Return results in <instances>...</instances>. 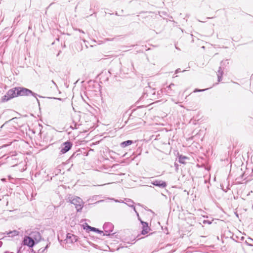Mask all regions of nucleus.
<instances>
[{
	"label": "nucleus",
	"instance_id": "nucleus-1",
	"mask_svg": "<svg viewBox=\"0 0 253 253\" xmlns=\"http://www.w3.org/2000/svg\"><path fill=\"white\" fill-rule=\"evenodd\" d=\"M30 94L33 95L36 98L38 104H40V101L37 98L38 96L40 97H42L41 96L38 95L37 94L33 92L32 90L23 87H16L9 89L6 94L3 97V101H7L11 98L17 97L18 96H28Z\"/></svg>",
	"mask_w": 253,
	"mask_h": 253
},
{
	"label": "nucleus",
	"instance_id": "nucleus-2",
	"mask_svg": "<svg viewBox=\"0 0 253 253\" xmlns=\"http://www.w3.org/2000/svg\"><path fill=\"white\" fill-rule=\"evenodd\" d=\"M68 200L71 203L75 206V208L78 212L81 211L83 208L84 203L81 198L70 195L68 197Z\"/></svg>",
	"mask_w": 253,
	"mask_h": 253
},
{
	"label": "nucleus",
	"instance_id": "nucleus-3",
	"mask_svg": "<svg viewBox=\"0 0 253 253\" xmlns=\"http://www.w3.org/2000/svg\"><path fill=\"white\" fill-rule=\"evenodd\" d=\"M103 229L105 232V234L103 233V235H110V233L113 231L114 228V225L110 222H106L103 225Z\"/></svg>",
	"mask_w": 253,
	"mask_h": 253
},
{
	"label": "nucleus",
	"instance_id": "nucleus-4",
	"mask_svg": "<svg viewBox=\"0 0 253 253\" xmlns=\"http://www.w3.org/2000/svg\"><path fill=\"white\" fill-rule=\"evenodd\" d=\"M72 146V143L69 141L63 143L61 146V153L62 154L66 153L71 149Z\"/></svg>",
	"mask_w": 253,
	"mask_h": 253
},
{
	"label": "nucleus",
	"instance_id": "nucleus-5",
	"mask_svg": "<svg viewBox=\"0 0 253 253\" xmlns=\"http://www.w3.org/2000/svg\"><path fill=\"white\" fill-rule=\"evenodd\" d=\"M23 243L24 245H26L30 248L33 247L36 244V241H34L30 236H25L23 239Z\"/></svg>",
	"mask_w": 253,
	"mask_h": 253
},
{
	"label": "nucleus",
	"instance_id": "nucleus-6",
	"mask_svg": "<svg viewBox=\"0 0 253 253\" xmlns=\"http://www.w3.org/2000/svg\"><path fill=\"white\" fill-rule=\"evenodd\" d=\"M29 236L34 241H36V244L38 243L41 239V235L38 231L32 232L30 234Z\"/></svg>",
	"mask_w": 253,
	"mask_h": 253
},
{
	"label": "nucleus",
	"instance_id": "nucleus-7",
	"mask_svg": "<svg viewBox=\"0 0 253 253\" xmlns=\"http://www.w3.org/2000/svg\"><path fill=\"white\" fill-rule=\"evenodd\" d=\"M151 183L156 186L161 188H165L167 184V183L162 180H155L151 182Z\"/></svg>",
	"mask_w": 253,
	"mask_h": 253
},
{
	"label": "nucleus",
	"instance_id": "nucleus-8",
	"mask_svg": "<svg viewBox=\"0 0 253 253\" xmlns=\"http://www.w3.org/2000/svg\"><path fill=\"white\" fill-rule=\"evenodd\" d=\"M77 237L71 233H68L66 237V242L67 243H73L77 241Z\"/></svg>",
	"mask_w": 253,
	"mask_h": 253
},
{
	"label": "nucleus",
	"instance_id": "nucleus-9",
	"mask_svg": "<svg viewBox=\"0 0 253 253\" xmlns=\"http://www.w3.org/2000/svg\"><path fill=\"white\" fill-rule=\"evenodd\" d=\"M141 223L142 225V230L141 231V234L142 235H145L147 234L150 230V228L148 226V223L144 222L143 221H141Z\"/></svg>",
	"mask_w": 253,
	"mask_h": 253
},
{
	"label": "nucleus",
	"instance_id": "nucleus-10",
	"mask_svg": "<svg viewBox=\"0 0 253 253\" xmlns=\"http://www.w3.org/2000/svg\"><path fill=\"white\" fill-rule=\"evenodd\" d=\"M172 86H175V84H171L165 89L167 94L169 96H172L174 93V90L172 89Z\"/></svg>",
	"mask_w": 253,
	"mask_h": 253
},
{
	"label": "nucleus",
	"instance_id": "nucleus-11",
	"mask_svg": "<svg viewBox=\"0 0 253 253\" xmlns=\"http://www.w3.org/2000/svg\"><path fill=\"white\" fill-rule=\"evenodd\" d=\"M84 229H85L87 231H93L95 232V231H98V229L95 227H91L88 225L86 223H85L83 225Z\"/></svg>",
	"mask_w": 253,
	"mask_h": 253
},
{
	"label": "nucleus",
	"instance_id": "nucleus-12",
	"mask_svg": "<svg viewBox=\"0 0 253 253\" xmlns=\"http://www.w3.org/2000/svg\"><path fill=\"white\" fill-rule=\"evenodd\" d=\"M134 142L132 140H128L125 141H123L120 144V146L122 148H125L130 145L133 144Z\"/></svg>",
	"mask_w": 253,
	"mask_h": 253
},
{
	"label": "nucleus",
	"instance_id": "nucleus-13",
	"mask_svg": "<svg viewBox=\"0 0 253 253\" xmlns=\"http://www.w3.org/2000/svg\"><path fill=\"white\" fill-rule=\"evenodd\" d=\"M188 157L182 155H180L178 157V161L180 163L184 164L185 163V161L188 160Z\"/></svg>",
	"mask_w": 253,
	"mask_h": 253
},
{
	"label": "nucleus",
	"instance_id": "nucleus-14",
	"mask_svg": "<svg viewBox=\"0 0 253 253\" xmlns=\"http://www.w3.org/2000/svg\"><path fill=\"white\" fill-rule=\"evenodd\" d=\"M223 75V71L221 70V67H220L219 68V70L218 71V74H217L218 77V81L219 82L221 81L222 79V76Z\"/></svg>",
	"mask_w": 253,
	"mask_h": 253
},
{
	"label": "nucleus",
	"instance_id": "nucleus-15",
	"mask_svg": "<svg viewBox=\"0 0 253 253\" xmlns=\"http://www.w3.org/2000/svg\"><path fill=\"white\" fill-rule=\"evenodd\" d=\"M12 234L11 236H15V235H18V232L16 230H14V231L10 232L9 233H8V234Z\"/></svg>",
	"mask_w": 253,
	"mask_h": 253
},
{
	"label": "nucleus",
	"instance_id": "nucleus-16",
	"mask_svg": "<svg viewBox=\"0 0 253 253\" xmlns=\"http://www.w3.org/2000/svg\"><path fill=\"white\" fill-rule=\"evenodd\" d=\"M209 88H206V89H197V88H196L194 90V92H202V91H205L207 89H208Z\"/></svg>",
	"mask_w": 253,
	"mask_h": 253
},
{
	"label": "nucleus",
	"instance_id": "nucleus-17",
	"mask_svg": "<svg viewBox=\"0 0 253 253\" xmlns=\"http://www.w3.org/2000/svg\"><path fill=\"white\" fill-rule=\"evenodd\" d=\"M129 206L133 208L134 211L136 213L137 216H138V213L136 211L135 206L133 205H129Z\"/></svg>",
	"mask_w": 253,
	"mask_h": 253
},
{
	"label": "nucleus",
	"instance_id": "nucleus-18",
	"mask_svg": "<svg viewBox=\"0 0 253 253\" xmlns=\"http://www.w3.org/2000/svg\"><path fill=\"white\" fill-rule=\"evenodd\" d=\"M95 232H97V233H100V234L103 233V231L100 230L98 229V231H95Z\"/></svg>",
	"mask_w": 253,
	"mask_h": 253
},
{
	"label": "nucleus",
	"instance_id": "nucleus-19",
	"mask_svg": "<svg viewBox=\"0 0 253 253\" xmlns=\"http://www.w3.org/2000/svg\"><path fill=\"white\" fill-rule=\"evenodd\" d=\"M180 72V69H177L175 70V74H177L178 73Z\"/></svg>",
	"mask_w": 253,
	"mask_h": 253
},
{
	"label": "nucleus",
	"instance_id": "nucleus-20",
	"mask_svg": "<svg viewBox=\"0 0 253 253\" xmlns=\"http://www.w3.org/2000/svg\"><path fill=\"white\" fill-rule=\"evenodd\" d=\"M149 90H151V88H150V87L149 86V87H146L145 88V91L146 92H148L149 91Z\"/></svg>",
	"mask_w": 253,
	"mask_h": 253
},
{
	"label": "nucleus",
	"instance_id": "nucleus-21",
	"mask_svg": "<svg viewBox=\"0 0 253 253\" xmlns=\"http://www.w3.org/2000/svg\"><path fill=\"white\" fill-rule=\"evenodd\" d=\"M129 205H133V202L131 200H130L129 203L127 204V205L129 206Z\"/></svg>",
	"mask_w": 253,
	"mask_h": 253
},
{
	"label": "nucleus",
	"instance_id": "nucleus-22",
	"mask_svg": "<svg viewBox=\"0 0 253 253\" xmlns=\"http://www.w3.org/2000/svg\"><path fill=\"white\" fill-rule=\"evenodd\" d=\"M137 217H138V220H139L140 222H141V221H142V220L141 219V218L139 217V215H138V216H137Z\"/></svg>",
	"mask_w": 253,
	"mask_h": 253
},
{
	"label": "nucleus",
	"instance_id": "nucleus-23",
	"mask_svg": "<svg viewBox=\"0 0 253 253\" xmlns=\"http://www.w3.org/2000/svg\"><path fill=\"white\" fill-rule=\"evenodd\" d=\"M248 240L249 241H251L252 242H253V239H251V238H249L248 239Z\"/></svg>",
	"mask_w": 253,
	"mask_h": 253
},
{
	"label": "nucleus",
	"instance_id": "nucleus-24",
	"mask_svg": "<svg viewBox=\"0 0 253 253\" xmlns=\"http://www.w3.org/2000/svg\"><path fill=\"white\" fill-rule=\"evenodd\" d=\"M48 248V245H46V246L45 247V249L42 251L43 252V251H44L46 249H47Z\"/></svg>",
	"mask_w": 253,
	"mask_h": 253
},
{
	"label": "nucleus",
	"instance_id": "nucleus-25",
	"mask_svg": "<svg viewBox=\"0 0 253 253\" xmlns=\"http://www.w3.org/2000/svg\"><path fill=\"white\" fill-rule=\"evenodd\" d=\"M54 99H58V100H61L60 98H54Z\"/></svg>",
	"mask_w": 253,
	"mask_h": 253
},
{
	"label": "nucleus",
	"instance_id": "nucleus-26",
	"mask_svg": "<svg viewBox=\"0 0 253 253\" xmlns=\"http://www.w3.org/2000/svg\"><path fill=\"white\" fill-rule=\"evenodd\" d=\"M52 84H54L55 85H56V84L53 81H52Z\"/></svg>",
	"mask_w": 253,
	"mask_h": 253
},
{
	"label": "nucleus",
	"instance_id": "nucleus-27",
	"mask_svg": "<svg viewBox=\"0 0 253 253\" xmlns=\"http://www.w3.org/2000/svg\"><path fill=\"white\" fill-rule=\"evenodd\" d=\"M79 31H80V32H82L83 33H84V31H83L82 30H79Z\"/></svg>",
	"mask_w": 253,
	"mask_h": 253
},
{
	"label": "nucleus",
	"instance_id": "nucleus-28",
	"mask_svg": "<svg viewBox=\"0 0 253 253\" xmlns=\"http://www.w3.org/2000/svg\"><path fill=\"white\" fill-rule=\"evenodd\" d=\"M74 155V154L73 155H72V156L71 157L70 159H71L72 157H73Z\"/></svg>",
	"mask_w": 253,
	"mask_h": 253
},
{
	"label": "nucleus",
	"instance_id": "nucleus-29",
	"mask_svg": "<svg viewBox=\"0 0 253 253\" xmlns=\"http://www.w3.org/2000/svg\"><path fill=\"white\" fill-rule=\"evenodd\" d=\"M1 245H2V243L0 242V247H1Z\"/></svg>",
	"mask_w": 253,
	"mask_h": 253
},
{
	"label": "nucleus",
	"instance_id": "nucleus-30",
	"mask_svg": "<svg viewBox=\"0 0 253 253\" xmlns=\"http://www.w3.org/2000/svg\"><path fill=\"white\" fill-rule=\"evenodd\" d=\"M153 94H155V92H151Z\"/></svg>",
	"mask_w": 253,
	"mask_h": 253
},
{
	"label": "nucleus",
	"instance_id": "nucleus-31",
	"mask_svg": "<svg viewBox=\"0 0 253 253\" xmlns=\"http://www.w3.org/2000/svg\"><path fill=\"white\" fill-rule=\"evenodd\" d=\"M250 246H252V244L251 243L249 244Z\"/></svg>",
	"mask_w": 253,
	"mask_h": 253
}]
</instances>
